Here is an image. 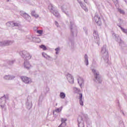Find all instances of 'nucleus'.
<instances>
[{
	"mask_svg": "<svg viewBox=\"0 0 127 127\" xmlns=\"http://www.w3.org/2000/svg\"><path fill=\"white\" fill-rule=\"evenodd\" d=\"M42 55H43V56L44 57H45V58H46V57H47V55L45 53H42Z\"/></svg>",
	"mask_w": 127,
	"mask_h": 127,
	"instance_id": "nucleus-17",
	"label": "nucleus"
},
{
	"mask_svg": "<svg viewBox=\"0 0 127 127\" xmlns=\"http://www.w3.org/2000/svg\"><path fill=\"white\" fill-rule=\"evenodd\" d=\"M94 21L95 22L98 24V25H101L102 24V21H101V17L98 14L94 16Z\"/></svg>",
	"mask_w": 127,
	"mask_h": 127,
	"instance_id": "nucleus-1",
	"label": "nucleus"
},
{
	"mask_svg": "<svg viewBox=\"0 0 127 127\" xmlns=\"http://www.w3.org/2000/svg\"><path fill=\"white\" fill-rule=\"evenodd\" d=\"M67 80L70 83H73L74 82V78L71 75H67Z\"/></svg>",
	"mask_w": 127,
	"mask_h": 127,
	"instance_id": "nucleus-5",
	"label": "nucleus"
},
{
	"mask_svg": "<svg viewBox=\"0 0 127 127\" xmlns=\"http://www.w3.org/2000/svg\"><path fill=\"white\" fill-rule=\"evenodd\" d=\"M116 2H118V0H116Z\"/></svg>",
	"mask_w": 127,
	"mask_h": 127,
	"instance_id": "nucleus-25",
	"label": "nucleus"
},
{
	"mask_svg": "<svg viewBox=\"0 0 127 127\" xmlns=\"http://www.w3.org/2000/svg\"><path fill=\"white\" fill-rule=\"evenodd\" d=\"M95 77L96 79H99V78H100V77H99V74L97 73H95Z\"/></svg>",
	"mask_w": 127,
	"mask_h": 127,
	"instance_id": "nucleus-13",
	"label": "nucleus"
},
{
	"mask_svg": "<svg viewBox=\"0 0 127 127\" xmlns=\"http://www.w3.org/2000/svg\"><path fill=\"white\" fill-rule=\"evenodd\" d=\"M31 15L32 16H34V17H35V18L39 17V15L37 13H36V12H35V11H32L31 12Z\"/></svg>",
	"mask_w": 127,
	"mask_h": 127,
	"instance_id": "nucleus-6",
	"label": "nucleus"
},
{
	"mask_svg": "<svg viewBox=\"0 0 127 127\" xmlns=\"http://www.w3.org/2000/svg\"><path fill=\"white\" fill-rule=\"evenodd\" d=\"M85 2H87V0H83Z\"/></svg>",
	"mask_w": 127,
	"mask_h": 127,
	"instance_id": "nucleus-23",
	"label": "nucleus"
},
{
	"mask_svg": "<svg viewBox=\"0 0 127 127\" xmlns=\"http://www.w3.org/2000/svg\"><path fill=\"white\" fill-rule=\"evenodd\" d=\"M56 54H58V52H56Z\"/></svg>",
	"mask_w": 127,
	"mask_h": 127,
	"instance_id": "nucleus-24",
	"label": "nucleus"
},
{
	"mask_svg": "<svg viewBox=\"0 0 127 127\" xmlns=\"http://www.w3.org/2000/svg\"><path fill=\"white\" fill-rule=\"evenodd\" d=\"M37 32L38 34H42L43 33V30H38Z\"/></svg>",
	"mask_w": 127,
	"mask_h": 127,
	"instance_id": "nucleus-14",
	"label": "nucleus"
},
{
	"mask_svg": "<svg viewBox=\"0 0 127 127\" xmlns=\"http://www.w3.org/2000/svg\"><path fill=\"white\" fill-rule=\"evenodd\" d=\"M80 4L81 6L83 7V3H80Z\"/></svg>",
	"mask_w": 127,
	"mask_h": 127,
	"instance_id": "nucleus-22",
	"label": "nucleus"
},
{
	"mask_svg": "<svg viewBox=\"0 0 127 127\" xmlns=\"http://www.w3.org/2000/svg\"><path fill=\"white\" fill-rule=\"evenodd\" d=\"M60 97H61V99H64L65 97V93L63 92H61L60 95Z\"/></svg>",
	"mask_w": 127,
	"mask_h": 127,
	"instance_id": "nucleus-10",
	"label": "nucleus"
},
{
	"mask_svg": "<svg viewBox=\"0 0 127 127\" xmlns=\"http://www.w3.org/2000/svg\"><path fill=\"white\" fill-rule=\"evenodd\" d=\"M121 29L123 32H124L125 33H127V29H124L123 28H122V27H121Z\"/></svg>",
	"mask_w": 127,
	"mask_h": 127,
	"instance_id": "nucleus-15",
	"label": "nucleus"
},
{
	"mask_svg": "<svg viewBox=\"0 0 127 127\" xmlns=\"http://www.w3.org/2000/svg\"><path fill=\"white\" fill-rule=\"evenodd\" d=\"M83 8L85 11H88V8H86V7H84Z\"/></svg>",
	"mask_w": 127,
	"mask_h": 127,
	"instance_id": "nucleus-19",
	"label": "nucleus"
},
{
	"mask_svg": "<svg viewBox=\"0 0 127 127\" xmlns=\"http://www.w3.org/2000/svg\"><path fill=\"white\" fill-rule=\"evenodd\" d=\"M49 8H50V7L51 8L52 10H53V6H52V5H50L49 6Z\"/></svg>",
	"mask_w": 127,
	"mask_h": 127,
	"instance_id": "nucleus-18",
	"label": "nucleus"
},
{
	"mask_svg": "<svg viewBox=\"0 0 127 127\" xmlns=\"http://www.w3.org/2000/svg\"><path fill=\"white\" fill-rule=\"evenodd\" d=\"M119 12H120V13H123V14L125 13V12H124V10H123L121 9H119Z\"/></svg>",
	"mask_w": 127,
	"mask_h": 127,
	"instance_id": "nucleus-16",
	"label": "nucleus"
},
{
	"mask_svg": "<svg viewBox=\"0 0 127 127\" xmlns=\"http://www.w3.org/2000/svg\"><path fill=\"white\" fill-rule=\"evenodd\" d=\"M83 97V95L80 93L79 94V104L80 106H84V104L83 103V101L82 100Z\"/></svg>",
	"mask_w": 127,
	"mask_h": 127,
	"instance_id": "nucleus-7",
	"label": "nucleus"
},
{
	"mask_svg": "<svg viewBox=\"0 0 127 127\" xmlns=\"http://www.w3.org/2000/svg\"><path fill=\"white\" fill-rule=\"evenodd\" d=\"M66 121H67V119L62 118V120H61L62 124H66Z\"/></svg>",
	"mask_w": 127,
	"mask_h": 127,
	"instance_id": "nucleus-11",
	"label": "nucleus"
},
{
	"mask_svg": "<svg viewBox=\"0 0 127 127\" xmlns=\"http://www.w3.org/2000/svg\"><path fill=\"white\" fill-rule=\"evenodd\" d=\"M40 48H41V49H43V50H47V48L44 45H42L40 46Z\"/></svg>",
	"mask_w": 127,
	"mask_h": 127,
	"instance_id": "nucleus-9",
	"label": "nucleus"
},
{
	"mask_svg": "<svg viewBox=\"0 0 127 127\" xmlns=\"http://www.w3.org/2000/svg\"><path fill=\"white\" fill-rule=\"evenodd\" d=\"M56 51H59V48H57L55 49Z\"/></svg>",
	"mask_w": 127,
	"mask_h": 127,
	"instance_id": "nucleus-20",
	"label": "nucleus"
},
{
	"mask_svg": "<svg viewBox=\"0 0 127 127\" xmlns=\"http://www.w3.org/2000/svg\"><path fill=\"white\" fill-rule=\"evenodd\" d=\"M92 72L93 73H95V72H96V70H95V69H92Z\"/></svg>",
	"mask_w": 127,
	"mask_h": 127,
	"instance_id": "nucleus-21",
	"label": "nucleus"
},
{
	"mask_svg": "<svg viewBox=\"0 0 127 127\" xmlns=\"http://www.w3.org/2000/svg\"><path fill=\"white\" fill-rule=\"evenodd\" d=\"M85 57H87V55H85Z\"/></svg>",
	"mask_w": 127,
	"mask_h": 127,
	"instance_id": "nucleus-26",
	"label": "nucleus"
},
{
	"mask_svg": "<svg viewBox=\"0 0 127 127\" xmlns=\"http://www.w3.org/2000/svg\"><path fill=\"white\" fill-rule=\"evenodd\" d=\"M24 66L26 68V69H27L29 70V69H30L32 66H31V64L30 63H29V62L25 61L24 63Z\"/></svg>",
	"mask_w": 127,
	"mask_h": 127,
	"instance_id": "nucleus-3",
	"label": "nucleus"
},
{
	"mask_svg": "<svg viewBox=\"0 0 127 127\" xmlns=\"http://www.w3.org/2000/svg\"><path fill=\"white\" fill-rule=\"evenodd\" d=\"M62 111V107H61L60 108H57L56 110V113H60V112H61Z\"/></svg>",
	"mask_w": 127,
	"mask_h": 127,
	"instance_id": "nucleus-12",
	"label": "nucleus"
},
{
	"mask_svg": "<svg viewBox=\"0 0 127 127\" xmlns=\"http://www.w3.org/2000/svg\"><path fill=\"white\" fill-rule=\"evenodd\" d=\"M24 53H25V57L24 58L25 60H30V59H31V56L29 53L26 52H24Z\"/></svg>",
	"mask_w": 127,
	"mask_h": 127,
	"instance_id": "nucleus-4",
	"label": "nucleus"
},
{
	"mask_svg": "<svg viewBox=\"0 0 127 127\" xmlns=\"http://www.w3.org/2000/svg\"><path fill=\"white\" fill-rule=\"evenodd\" d=\"M21 79L22 81L26 84H29V83H31V79L26 76H22L21 77Z\"/></svg>",
	"mask_w": 127,
	"mask_h": 127,
	"instance_id": "nucleus-2",
	"label": "nucleus"
},
{
	"mask_svg": "<svg viewBox=\"0 0 127 127\" xmlns=\"http://www.w3.org/2000/svg\"><path fill=\"white\" fill-rule=\"evenodd\" d=\"M78 83L81 86L84 83V80L81 77H79L78 79Z\"/></svg>",
	"mask_w": 127,
	"mask_h": 127,
	"instance_id": "nucleus-8",
	"label": "nucleus"
}]
</instances>
